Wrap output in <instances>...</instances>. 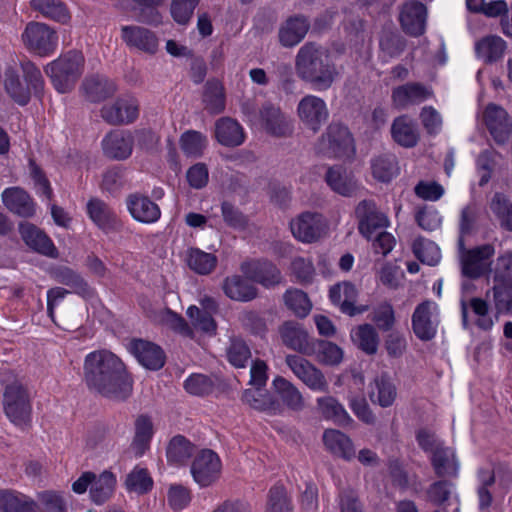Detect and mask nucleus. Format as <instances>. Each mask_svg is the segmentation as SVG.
I'll return each instance as SVG.
<instances>
[{
    "label": "nucleus",
    "instance_id": "31",
    "mask_svg": "<svg viewBox=\"0 0 512 512\" xmlns=\"http://www.w3.org/2000/svg\"><path fill=\"white\" fill-rule=\"evenodd\" d=\"M87 212L95 225L105 232L115 230L119 225L115 212L101 200H90L87 204Z\"/></svg>",
    "mask_w": 512,
    "mask_h": 512
},
{
    "label": "nucleus",
    "instance_id": "52",
    "mask_svg": "<svg viewBox=\"0 0 512 512\" xmlns=\"http://www.w3.org/2000/svg\"><path fill=\"white\" fill-rule=\"evenodd\" d=\"M284 301L286 306L298 317L307 316L312 309L311 301L306 293L301 290H287L284 295Z\"/></svg>",
    "mask_w": 512,
    "mask_h": 512
},
{
    "label": "nucleus",
    "instance_id": "42",
    "mask_svg": "<svg viewBox=\"0 0 512 512\" xmlns=\"http://www.w3.org/2000/svg\"><path fill=\"white\" fill-rule=\"evenodd\" d=\"M1 512H37V504L29 497L12 490H0Z\"/></svg>",
    "mask_w": 512,
    "mask_h": 512
},
{
    "label": "nucleus",
    "instance_id": "8",
    "mask_svg": "<svg viewBox=\"0 0 512 512\" xmlns=\"http://www.w3.org/2000/svg\"><path fill=\"white\" fill-rule=\"evenodd\" d=\"M297 75L309 82L318 80L320 72V45L317 42L305 43L295 59Z\"/></svg>",
    "mask_w": 512,
    "mask_h": 512
},
{
    "label": "nucleus",
    "instance_id": "27",
    "mask_svg": "<svg viewBox=\"0 0 512 512\" xmlns=\"http://www.w3.org/2000/svg\"><path fill=\"white\" fill-rule=\"evenodd\" d=\"M4 205L13 213L22 217H31L35 213V205L29 195L21 188H7L2 193Z\"/></svg>",
    "mask_w": 512,
    "mask_h": 512
},
{
    "label": "nucleus",
    "instance_id": "55",
    "mask_svg": "<svg viewBox=\"0 0 512 512\" xmlns=\"http://www.w3.org/2000/svg\"><path fill=\"white\" fill-rule=\"evenodd\" d=\"M467 7L473 12H481L488 17H498L507 13L508 7L503 0H467Z\"/></svg>",
    "mask_w": 512,
    "mask_h": 512
},
{
    "label": "nucleus",
    "instance_id": "40",
    "mask_svg": "<svg viewBox=\"0 0 512 512\" xmlns=\"http://www.w3.org/2000/svg\"><path fill=\"white\" fill-rule=\"evenodd\" d=\"M371 386L373 389L369 398L373 403H378L381 407H389L394 403L397 391L387 373L376 377Z\"/></svg>",
    "mask_w": 512,
    "mask_h": 512
},
{
    "label": "nucleus",
    "instance_id": "22",
    "mask_svg": "<svg viewBox=\"0 0 512 512\" xmlns=\"http://www.w3.org/2000/svg\"><path fill=\"white\" fill-rule=\"evenodd\" d=\"M23 241L31 249L48 257H58V252L51 239L31 223L23 222L19 225Z\"/></svg>",
    "mask_w": 512,
    "mask_h": 512
},
{
    "label": "nucleus",
    "instance_id": "2",
    "mask_svg": "<svg viewBox=\"0 0 512 512\" xmlns=\"http://www.w3.org/2000/svg\"><path fill=\"white\" fill-rule=\"evenodd\" d=\"M22 75L13 69L5 72L4 87L10 98L19 105H26L32 95H40L44 88L41 71L31 62L22 64Z\"/></svg>",
    "mask_w": 512,
    "mask_h": 512
},
{
    "label": "nucleus",
    "instance_id": "21",
    "mask_svg": "<svg viewBox=\"0 0 512 512\" xmlns=\"http://www.w3.org/2000/svg\"><path fill=\"white\" fill-rule=\"evenodd\" d=\"M310 29V22L304 16H294L284 21L278 30V40L281 46L292 48L298 45Z\"/></svg>",
    "mask_w": 512,
    "mask_h": 512
},
{
    "label": "nucleus",
    "instance_id": "12",
    "mask_svg": "<svg viewBox=\"0 0 512 512\" xmlns=\"http://www.w3.org/2000/svg\"><path fill=\"white\" fill-rule=\"evenodd\" d=\"M355 215L359 222V231L367 239L371 238L372 233L388 226V219L376 206L373 200L361 201L356 209Z\"/></svg>",
    "mask_w": 512,
    "mask_h": 512
},
{
    "label": "nucleus",
    "instance_id": "26",
    "mask_svg": "<svg viewBox=\"0 0 512 512\" xmlns=\"http://www.w3.org/2000/svg\"><path fill=\"white\" fill-rule=\"evenodd\" d=\"M431 96V92L421 83H407L392 90V102L398 109L418 104Z\"/></svg>",
    "mask_w": 512,
    "mask_h": 512
},
{
    "label": "nucleus",
    "instance_id": "16",
    "mask_svg": "<svg viewBox=\"0 0 512 512\" xmlns=\"http://www.w3.org/2000/svg\"><path fill=\"white\" fill-rule=\"evenodd\" d=\"M483 119L487 129L499 144H504L512 132V124L509 121L507 112L500 106L489 104L484 113Z\"/></svg>",
    "mask_w": 512,
    "mask_h": 512
},
{
    "label": "nucleus",
    "instance_id": "37",
    "mask_svg": "<svg viewBox=\"0 0 512 512\" xmlns=\"http://www.w3.org/2000/svg\"><path fill=\"white\" fill-rule=\"evenodd\" d=\"M325 181L331 190L341 195H351L357 189L356 181L342 165L330 167L326 172Z\"/></svg>",
    "mask_w": 512,
    "mask_h": 512
},
{
    "label": "nucleus",
    "instance_id": "50",
    "mask_svg": "<svg viewBox=\"0 0 512 512\" xmlns=\"http://www.w3.org/2000/svg\"><path fill=\"white\" fill-rule=\"evenodd\" d=\"M322 417L332 420L339 426H348L353 423L345 408L333 397L322 399Z\"/></svg>",
    "mask_w": 512,
    "mask_h": 512
},
{
    "label": "nucleus",
    "instance_id": "54",
    "mask_svg": "<svg viewBox=\"0 0 512 512\" xmlns=\"http://www.w3.org/2000/svg\"><path fill=\"white\" fill-rule=\"evenodd\" d=\"M412 248L416 258L424 264L433 266L440 260V250L432 241L418 238L414 241Z\"/></svg>",
    "mask_w": 512,
    "mask_h": 512
},
{
    "label": "nucleus",
    "instance_id": "39",
    "mask_svg": "<svg viewBox=\"0 0 512 512\" xmlns=\"http://www.w3.org/2000/svg\"><path fill=\"white\" fill-rule=\"evenodd\" d=\"M83 91L89 101L100 102L115 93L116 85L106 77L96 75L84 81Z\"/></svg>",
    "mask_w": 512,
    "mask_h": 512
},
{
    "label": "nucleus",
    "instance_id": "5",
    "mask_svg": "<svg viewBox=\"0 0 512 512\" xmlns=\"http://www.w3.org/2000/svg\"><path fill=\"white\" fill-rule=\"evenodd\" d=\"M21 38L29 51L42 57L54 53L58 45L56 32L48 25L39 22L28 23Z\"/></svg>",
    "mask_w": 512,
    "mask_h": 512
},
{
    "label": "nucleus",
    "instance_id": "58",
    "mask_svg": "<svg viewBox=\"0 0 512 512\" xmlns=\"http://www.w3.org/2000/svg\"><path fill=\"white\" fill-rule=\"evenodd\" d=\"M158 322L182 336L193 337L191 326L179 314L169 309L159 314Z\"/></svg>",
    "mask_w": 512,
    "mask_h": 512
},
{
    "label": "nucleus",
    "instance_id": "34",
    "mask_svg": "<svg viewBox=\"0 0 512 512\" xmlns=\"http://www.w3.org/2000/svg\"><path fill=\"white\" fill-rule=\"evenodd\" d=\"M320 219L316 213H303L290 223L292 234L302 242L310 243L316 240Z\"/></svg>",
    "mask_w": 512,
    "mask_h": 512
},
{
    "label": "nucleus",
    "instance_id": "20",
    "mask_svg": "<svg viewBox=\"0 0 512 512\" xmlns=\"http://www.w3.org/2000/svg\"><path fill=\"white\" fill-rule=\"evenodd\" d=\"M244 276L264 287H271L280 282L279 270L270 262L255 260L244 262L241 265Z\"/></svg>",
    "mask_w": 512,
    "mask_h": 512
},
{
    "label": "nucleus",
    "instance_id": "33",
    "mask_svg": "<svg viewBox=\"0 0 512 512\" xmlns=\"http://www.w3.org/2000/svg\"><path fill=\"white\" fill-rule=\"evenodd\" d=\"M184 260L189 269L199 275L212 273L218 263V258L215 254L195 247L186 250Z\"/></svg>",
    "mask_w": 512,
    "mask_h": 512
},
{
    "label": "nucleus",
    "instance_id": "28",
    "mask_svg": "<svg viewBox=\"0 0 512 512\" xmlns=\"http://www.w3.org/2000/svg\"><path fill=\"white\" fill-rule=\"evenodd\" d=\"M431 464L439 478H453L458 474V462L451 448L437 446L431 456Z\"/></svg>",
    "mask_w": 512,
    "mask_h": 512
},
{
    "label": "nucleus",
    "instance_id": "9",
    "mask_svg": "<svg viewBox=\"0 0 512 512\" xmlns=\"http://www.w3.org/2000/svg\"><path fill=\"white\" fill-rule=\"evenodd\" d=\"M126 349L147 369L158 370L165 363L163 350L153 342L143 339H132L126 344Z\"/></svg>",
    "mask_w": 512,
    "mask_h": 512
},
{
    "label": "nucleus",
    "instance_id": "23",
    "mask_svg": "<svg viewBox=\"0 0 512 512\" xmlns=\"http://www.w3.org/2000/svg\"><path fill=\"white\" fill-rule=\"evenodd\" d=\"M133 136L126 131H112L102 141L104 154L110 158L123 160L128 158L133 150Z\"/></svg>",
    "mask_w": 512,
    "mask_h": 512
},
{
    "label": "nucleus",
    "instance_id": "38",
    "mask_svg": "<svg viewBox=\"0 0 512 512\" xmlns=\"http://www.w3.org/2000/svg\"><path fill=\"white\" fill-rule=\"evenodd\" d=\"M298 116L303 127L316 133L320 127V99L316 96H305L298 104Z\"/></svg>",
    "mask_w": 512,
    "mask_h": 512
},
{
    "label": "nucleus",
    "instance_id": "25",
    "mask_svg": "<svg viewBox=\"0 0 512 512\" xmlns=\"http://www.w3.org/2000/svg\"><path fill=\"white\" fill-rule=\"evenodd\" d=\"M126 203L131 216L138 222L144 224L155 223L161 216L159 206L146 196L130 195Z\"/></svg>",
    "mask_w": 512,
    "mask_h": 512
},
{
    "label": "nucleus",
    "instance_id": "35",
    "mask_svg": "<svg viewBox=\"0 0 512 512\" xmlns=\"http://www.w3.org/2000/svg\"><path fill=\"white\" fill-rule=\"evenodd\" d=\"M506 50V42L497 35H487L475 44V52L478 58L486 64H492L500 60Z\"/></svg>",
    "mask_w": 512,
    "mask_h": 512
},
{
    "label": "nucleus",
    "instance_id": "60",
    "mask_svg": "<svg viewBox=\"0 0 512 512\" xmlns=\"http://www.w3.org/2000/svg\"><path fill=\"white\" fill-rule=\"evenodd\" d=\"M491 210L500 219L501 226L512 231V204L500 193H496L491 201Z\"/></svg>",
    "mask_w": 512,
    "mask_h": 512
},
{
    "label": "nucleus",
    "instance_id": "10",
    "mask_svg": "<svg viewBox=\"0 0 512 512\" xmlns=\"http://www.w3.org/2000/svg\"><path fill=\"white\" fill-rule=\"evenodd\" d=\"M121 39L130 49L154 55L159 48L156 34L147 28L127 25L121 27Z\"/></svg>",
    "mask_w": 512,
    "mask_h": 512
},
{
    "label": "nucleus",
    "instance_id": "30",
    "mask_svg": "<svg viewBox=\"0 0 512 512\" xmlns=\"http://www.w3.org/2000/svg\"><path fill=\"white\" fill-rule=\"evenodd\" d=\"M215 136L221 145L227 147L239 146L245 139L242 126L231 118H221L216 122Z\"/></svg>",
    "mask_w": 512,
    "mask_h": 512
},
{
    "label": "nucleus",
    "instance_id": "1",
    "mask_svg": "<svg viewBox=\"0 0 512 512\" xmlns=\"http://www.w3.org/2000/svg\"><path fill=\"white\" fill-rule=\"evenodd\" d=\"M83 373L87 386L105 397L123 400L132 392V379L124 363L109 350L88 353Z\"/></svg>",
    "mask_w": 512,
    "mask_h": 512
},
{
    "label": "nucleus",
    "instance_id": "36",
    "mask_svg": "<svg viewBox=\"0 0 512 512\" xmlns=\"http://www.w3.org/2000/svg\"><path fill=\"white\" fill-rule=\"evenodd\" d=\"M116 476L108 470L96 475L89 490L90 498L93 503L101 505L108 501L113 495L116 487Z\"/></svg>",
    "mask_w": 512,
    "mask_h": 512
},
{
    "label": "nucleus",
    "instance_id": "17",
    "mask_svg": "<svg viewBox=\"0 0 512 512\" xmlns=\"http://www.w3.org/2000/svg\"><path fill=\"white\" fill-rule=\"evenodd\" d=\"M436 308L435 303L424 301L416 307L412 315L413 332L423 341H429L436 335L438 322L432 319V312Z\"/></svg>",
    "mask_w": 512,
    "mask_h": 512
},
{
    "label": "nucleus",
    "instance_id": "43",
    "mask_svg": "<svg viewBox=\"0 0 512 512\" xmlns=\"http://www.w3.org/2000/svg\"><path fill=\"white\" fill-rule=\"evenodd\" d=\"M242 400L252 409L276 414L280 411V405L271 395L261 388L253 387L244 391Z\"/></svg>",
    "mask_w": 512,
    "mask_h": 512
},
{
    "label": "nucleus",
    "instance_id": "4",
    "mask_svg": "<svg viewBox=\"0 0 512 512\" xmlns=\"http://www.w3.org/2000/svg\"><path fill=\"white\" fill-rule=\"evenodd\" d=\"M3 410L11 423L26 427L32 420V396L19 381L7 385L3 391Z\"/></svg>",
    "mask_w": 512,
    "mask_h": 512
},
{
    "label": "nucleus",
    "instance_id": "51",
    "mask_svg": "<svg viewBox=\"0 0 512 512\" xmlns=\"http://www.w3.org/2000/svg\"><path fill=\"white\" fill-rule=\"evenodd\" d=\"M126 489L129 492L143 494L151 490L153 480L147 470L141 467H135L126 477Z\"/></svg>",
    "mask_w": 512,
    "mask_h": 512
},
{
    "label": "nucleus",
    "instance_id": "13",
    "mask_svg": "<svg viewBox=\"0 0 512 512\" xmlns=\"http://www.w3.org/2000/svg\"><path fill=\"white\" fill-rule=\"evenodd\" d=\"M216 302L211 298H204L200 301V307L191 305L187 308L186 315L190 321L192 330L214 335L217 325L213 318L216 312Z\"/></svg>",
    "mask_w": 512,
    "mask_h": 512
},
{
    "label": "nucleus",
    "instance_id": "3",
    "mask_svg": "<svg viewBox=\"0 0 512 512\" xmlns=\"http://www.w3.org/2000/svg\"><path fill=\"white\" fill-rule=\"evenodd\" d=\"M83 66L84 57L82 53L70 51L48 63L44 70L55 89L60 93H66L74 87L81 76Z\"/></svg>",
    "mask_w": 512,
    "mask_h": 512
},
{
    "label": "nucleus",
    "instance_id": "62",
    "mask_svg": "<svg viewBox=\"0 0 512 512\" xmlns=\"http://www.w3.org/2000/svg\"><path fill=\"white\" fill-rule=\"evenodd\" d=\"M452 487L453 483L447 480L435 481L426 491L427 500L437 506L444 505L451 496Z\"/></svg>",
    "mask_w": 512,
    "mask_h": 512
},
{
    "label": "nucleus",
    "instance_id": "24",
    "mask_svg": "<svg viewBox=\"0 0 512 512\" xmlns=\"http://www.w3.org/2000/svg\"><path fill=\"white\" fill-rule=\"evenodd\" d=\"M392 139L404 148L415 147L420 139L417 123L408 115L396 117L391 125Z\"/></svg>",
    "mask_w": 512,
    "mask_h": 512
},
{
    "label": "nucleus",
    "instance_id": "7",
    "mask_svg": "<svg viewBox=\"0 0 512 512\" xmlns=\"http://www.w3.org/2000/svg\"><path fill=\"white\" fill-rule=\"evenodd\" d=\"M101 115L112 124L131 123L139 115L138 100L133 95H123L113 103L103 106Z\"/></svg>",
    "mask_w": 512,
    "mask_h": 512
},
{
    "label": "nucleus",
    "instance_id": "18",
    "mask_svg": "<svg viewBox=\"0 0 512 512\" xmlns=\"http://www.w3.org/2000/svg\"><path fill=\"white\" fill-rule=\"evenodd\" d=\"M357 289L350 282L333 285L329 290V298L333 304L339 305L340 310L349 316L362 314L368 310V306H355Z\"/></svg>",
    "mask_w": 512,
    "mask_h": 512
},
{
    "label": "nucleus",
    "instance_id": "6",
    "mask_svg": "<svg viewBox=\"0 0 512 512\" xmlns=\"http://www.w3.org/2000/svg\"><path fill=\"white\" fill-rule=\"evenodd\" d=\"M191 475L201 488L214 485L221 476L222 462L216 452L210 449L200 450L191 463Z\"/></svg>",
    "mask_w": 512,
    "mask_h": 512
},
{
    "label": "nucleus",
    "instance_id": "59",
    "mask_svg": "<svg viewBox=\"0 0 512 512\" xmlns=\"http://www.w3.org/2000/svg\"><path fill=\"white\" fill-rule=\"evenodd\" d=\"M493 301L498 314H512V285L494 283Z\"/></svg>",
    "mask_w": 512,
    "mask_h": 512
},
{
    "label": "nucleus",
    "instance_id": "64",
    "mask_svg": "<svg viewBox=\"0 0 512 512\" xmlns=\"http://www.w3.org/2000/svg\"><path fill=\"white\" fill-rule=\"evenodd\" d=\"M266 512H291V506L283 487H273L268 496Z\"/></svg>",
    "mask_w": 512,
    "mask_h": 512
},
{
    "label": "nucleus",
    "instance_id": "63",
    "mask_svg": "<svg viewBox=\"0 0 512 512\" xmlns=\"http://www.w3.org/2000/svg\"><path fill=\"white\" fill-rule=\"evenodd\" d=\"M371 320L382 331H389L395 323L394 309L391 304L384 302L374 308Z\"/></svg>",
    "mask_w": 512,
    "mask_h": 512
},
{
    "label": "nucleus",
    "instance_id": "57",
    "mask_svg": "<svg viewBox=\"0 0 512 512\" xmlns=\"http://www.w3.org/2000/svg\"><path fill=\"white\" fill-rule=\"evenodd\" d=\"M181 148L189 156H200L207 146V138L198 131H187L180 139Z\"/></svg>",
    "mask_w": 512,
    "mask_h": 512
},
{
    "label": "nucleus",
    "instance_id": "61",
    "mask_svg": "<svg viewBox=\"0 0 512 512\" xmlns=\"http://www.w3.org/2000/svg\"><path fill=\"white\" fill-rule=\"evenodd\" d=\"M493 283L512 285V252L497 257L493 270Z\"/></svg>",
    "mask_w": 512,
    "mask_h": 512
},
{
    "label": "nucleus",
    "instance_id": "15",
    "mask_svg": "<svg viewBox=\"0 0 512 512\" xmlns=\"http://www.w3.org/2000/svg\"><path fill=\"white\" fill-rule=\"evenodd\" d=\"M328 150L337 158L351 159L355 155V143L349 129L333 123L327 129Z\"/></svg>",
    "mask_w": 512,
    "mask_h": 512
},
{
    "label": "nucleus",
    "instance_id": "45",
    "mask_svg": "<svg viewBox=\"0 0 512 512\" xmlns=\"http://www.w3.org/2000/svg\"><path fill=\"white\" fill-rule=\"evenodd\" d=\"M286 363L307 386L313 390L320 389L319 372L309 362L298 356H287Z\"/></svg>",
    "mask_w": 512,
    "mask_h": 512
},
{
    "label": "nucleus",
    "instance_id": "49",
    "mask_svg": "<svg viewBox=\"0 0 512 512\" xmlns=\"http://www.w3.org/2000/svg\"><path fill=\"white\" fill-rule=\"evenodd\" d=\"M30 5L45 17L61 23H66L70 18L67 9L59 0H31Z\"/></svg>",
    "mask_w": 512,
    "mask_h": 512
},
{
    "label": "nucleus",
    "instance_id": "11",
    "mask_svg": "<svg viewBox=\"0 0 512 512\" xmlns=\"http://www.w3.org/2000/svg\"><path fill=\"white\" fill-rule=\"evenodd\" d=\"M494 252V247L491 244H484L465 251L461 256L463 275L471 279L481 277L485 273Z\"/></svg>",
    "mask_w": 512,
    "mask_h": 512
},
{
    "label": "nucleus",
    "instance_id": "53",
    "mask_svg": "<svg viewBox=\"0 0 512 512\" xmlns=\"http://www.w3.org/2000/svg\"><path fill=\"white\" fill-rule=\"evenodd\" d=\"M59 282L69 286L72 292L81 295L84 298L93 296V289L74 271L64 268L57 274Z\"/></svg>",
    "mask_w": 512,
    "mask_h": 512
},
{
    "label": "nucleus",
    "instance_id": "48",
    "mask_svg": "<svg viewBox=\"0 0 512 512\" xmlns=\"http://www.w3.org/2000/svg\"><path fill=\"white\" fill-rule=\"evenodd\" d=\"M373 177L387 183L398 173L399 167L396 156L393 154H383L372 160Z\"/></svg>",
    "mask_w": 512,
    "mask_h": 512
},
{
    "label": "nucleus",
    "instance_id": "44",
    "mask_svg": "<svg viewBox=\"0 0 512 512\" xmlns=\"http://www.w3.org/2000/svg\"><path fill=\"white\" fill-rule=\"evenodd\" d=\"M153 436V425L146 416H139L135 421V435L131 443V452L135 457H141L149 449Z\"/></svg>",
    "mask_w": 512,
    "mask_h": 512
},
{
    "label": "nucleus",
    "instance_id": "47",
    "mask_svg": "<svg viewBox=\"0 0 512 512\" xmlns=\"http://www.w3.org/2000/svg\"><path fill=\"white\" fill-rule=\"evenodd\" d=\"M352 340L356 346L368 355L377 352L379 336L371 324L358 326L352 333Z\"/></svg>",
    "mask_w": 512,
    "mask_h": 512
},
{
    "label": "nucleus",
    "instance_id": "32",
    "mask_svg": "<svg viewBox=\"0 0 512 512\" xmlns=\"http://www.w3.org/2000/svg\"><path fill=\"white\" fill-rule=\"evenodd\" d=\"M282 342L290 349L311 353L310 339L307 332L298 324L286 322L280 327Z\"/></svg>",
    "mask_w": 512,
    "mask_h": 512
},
{
    "label": "nucleus",
    "instance_id": "19",
    "mask_svg": "<svg viewBox=\"0 0 512 512\" xmlns=\"http://www.w3.org/2000/svg\"><path fill=\"white\" fill-rule=\"evenodd\" d=\"M249 120L252 124L260 126L273 135H284L290 131L288 119L279 108L271 105L264 106L259 114L251 116Z\"/></svg>",
    "mask_w": 512,
    "mask_h": 512
},
{
    "label": "nucleus",
    "instance_id": "46",
    "mask_svg": "<svg viewBox=\"0 0 512 512\" xmlns=\"http://www.w3.org/2000/svg\"><path fill=\"white\" fill-rule=\"evenodd\" d=\"M275 394L289 408L298 410L303 406V398L298 389L288 380L276 377L272 382Z\"/></svg>",
    "mask_w": 512,
    "mask_h": 512
},
{
    "label": "nucleus",
    "instance_id": "29",
    "mask_svg": "<svg viewBox=\"0 0 512 512\" xmlns=\"http://www.w3.org/2000/svg\"><path fill=\"white\" fill-rule=\"evenodd\" d=\"M326 448L334 455L346 460L355 457V449L351 439L336 429H326L322 435Z\"/></svg>",
    "mask_w": 512,
    "mask_h": 512
},
{
    "label": "nucleus",
    "instance_id": "14",
    "mask_svg": "<svg viewBox=\"0 0 512 512\" xmlns=\"http://www.w3.org/2000/svg\"><path fill=\"white\" fill-rule=\"evenodd\" d=\"M427 9L418 1H409L402 5L399 21L403 31L414 37L422 35L425 31Z\"/></svg>",
    "mask_w": 512,
    "mask_h": 512
},
{
    "label": "nucleus",
    "instance_id": "56",
    "mask_svg": "<svg viewBox=\"0 0 512 512\" xmlns=\"http://www.w3.org/2000/svg\"><path fill=\"white\" fill-rule=\"evenodd\" d=\"M192 452V444L184 437L176 436L169 443L167 458L169 462L181 464L192 455Z\"/></svg>",
    "mask_w": 512,
    "mask_h": 512
},
{
    "label": "nucleus",
    "instance_id": "41",
    "mask_svg": "<svg viewBox=\"0 0 512 512\" xmlns=\"http://www.w3.org/2000/svg\"><path fill=\"white\" fill-rule=\"evenodd\" d=\"M223 290L227 297L235 301L247 302L257 296V289L239 275L227 277Z\"/></svg>",
    "mask_w": 512,
    "mask_h": 512
}]
</instances>
